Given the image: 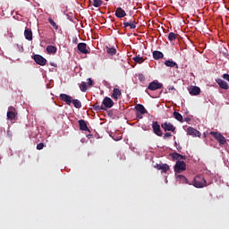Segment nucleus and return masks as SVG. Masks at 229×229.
Masks as SVG:
<instances>
[{
  "mask_svg": "<svg viewBox=\"0 0 229 229\" xmlns=\"http://www.w3.org/2000/svg\"><path fill=\"white\" fill-rule=\"evenodd\" d=\"M142 115H144V114H140V113L136 114V116L138 119H142V117H143Z\"/></svg>",
  "mask_w": 229,
  "mask_h": 229,
  "instance_id": "41",
  "label": "nucleus"
},
{
  "mask_svg": "<svg viewBox=\"0 0 229 229\" xmlns=\"http://www.w3.org/2000/svg\"><path fill=\"white\" fill-rule=\"evenodd\" d=\"M130 26V23L128 21L123 22V28H128Z\"/></svg>",
  "mask_w": 229,
  "mask_h": 229,
  "instance_id": "42",
  "label": "nucleus"
},
{
  "mask_svg": "<svg viewBox=\"0 0 229 229\" xmlns=\"http://www.w3.org/2000/svg\"><path fill=\"white\" fill-rule=\"evenodd\" d=\"M106 53L107 55L114 56V55L117 53V50L115 49V47H106Z\"/></svg>",
  "mask_w": 229,
  "mask_h": 229,
  "instance_id": "25",
  "label": "nucleus"
},
{
  "mask_svg": "<svg viewBox=\"0 0 229 229\" xmlns=\"http://www.w3.org/2000/svg\"><path fill=\"white\" fill-rule=\"evenodd\" d=\"M15 117H17V111L15 110V107L11 106L8 108L7 119H9V121H13L15 120Z\"/></svg>",
  "mask_w": 229,
  "mask_h": 229,
  "instance_id": "8",
  "label": "nucleus"
},
{
  "mask_svg": "<svg viewBox=\"0 0 229 229\" xmlns=\"http://www.w3.org/2000/svg\"><path fill=\"white\" fill-rule=\"evenodd\" d=\"M129 28H130V30H135V28H137V24L131 23L129 25Z\"/></svg>",
  "mask_w": 229,
  "mask_h": 229,
  "instance_id": "40",
  "label": "nucleus"
},
{
  "mask_svg": "<svg viewBox=\"0 0 229 229\" xmlns=\"http://www.w3.org/2000/svg\"><path fill=\"white\" fill-rule=\"evenodd\" d=\"M24 37L26 40H29V41L33 40V31H31V29H25Z\"/></svg>",
  "mask_w": 229,
  "mask_h": 229,
  "instance_id": "15",
  "label": "nucleus"
},
{
  "mask_svg": "<svg viewBox=\"0 0 229 229\" xmlns=\"http://www.w3.org/2000/svg\"><path fill=\"white\" fill-rule=\"evenodd\" d=\"M92 4L95 8H99V6H101L103 4V1L102 0H93Z\"/></svg>",
  "mask_w": 229,
  "mask_h": 229,
  "instance_id": "32",
  "label": "nucleus"
},
{
  "mask_svg": "<svg viewBox=\"0 0 229 229\" xmlns=\"http://www.w3.org/2000/svg\"><path fill=\"white\" fill-rule=\"evenodd\" d=\"M174 173L180 174V173H183V171H187V164H185L183 161H176L174 166Z\"/></svg>",
  "mask_w": 229,
  "mask_h": 229,
  "instance_id": "2",
  "label": "nucleus"
},
{
  "mask_svg": "<svg viewBox=\"0 0 229 229\" xmlns=\"http://www.w3.org/2000/svg\"><path fill=\"white\" fill-rule=\"evenodd\" d=\"M48 22L55 28V30H58V25H56V22H55V21H53V19L48 18Z\"/></svg>",
  "mask_w": 229,
  "mask_h": 229,
  "instance_id": "34",
  "label": "nucleus"
},
{
  "mask_svg": "<svg viewBox=\"0 0 229 229\" xmlns=\"http://www.w3.org/2000/svg\"><path fill=\"white\" fill-rule=\"evenodd\" d=\"M139 80L140 81H144L146 80V77L144 76V74L140 73L139 74Z\"/></svg>",
  "mask_w": 229,
  "mask_h": 229,
  "instance_id": "37",
  "label": "nucleus"
},
{
  "mask_svg": "<svg viewBox=\"0 0 229 229\" xmlns=\"http://www.w3.org/2000/svg\"><path fill=\"white\" fill-rule=\"evenodd\" d=\"M47 53H49V54H55V53H56V47H55V46H47Z\"/></svg>",
  "mask_w": 229,
  "mask_h": 229,
  "instance_id": "29",
  "label": "nucleus"
},
{
  "mask_svg": "<svg viewBox=\"0 0 229 229\" xmlns=\"http://www.w3.org/2000/svg\"><path fill=\"white\" fill-rule=\"evenodd\" d=\"M178 38V34L174 33V32H170L168 34V40L170 42H174V40H176V38Z\"/></svg>",
  "mask_w": 229,
  "mask_h": 229,
  "instance_id": "27",
  "label": "nucleus"
},
{
  "mask_svg": "<svg viewBox=\"0 0 229 229\" xmlns=\"http://www.w3.org/2000/svg\"><path fill=\"white\" fill-rule=\"evenodd\" d=\"M170 157H172L173 160H177V162L178 160H185V156L178 154L177 152L171 153Z\"/></svg>",
  "mask_w": 229,
  "mask_h": 229,
  "instance_id": "18",
  "label": "nucleus"
},
{
  "mask_svg": "<svg viewBox=\"0 0 229 229\" xmlns=\"http://www.w3.org/2000/svg\"><path fill=\"white\" fill-rule=\"evenodd\" d=\"M33 60H34V62H36V64H38V65L44 66V65H46V64H47V60L40 55H35L33 56Z\"/></svg>",
  "mask_w": 229,
  "mask_h": 229,
  "instance_id": "6",
  "label": "nucleus"
},
{
  "mask_svg": "<svg viewBox=\"0 0 229 229\" xmlns=\"http://www.w3.org/2000/svg\"><path fill=\"white\" fill-rule=\"evenodd\" d=\"M154 60H160L164 56V54L160 51H154L152 53Z\"/></svg>",
  "mask_w": 229,
  "mask_h": 229,
  "instance_id": "22",
  "label": "nucleus"
},
{
  "mask_svg": "<svg viewBox=\"0 0 229 229\" xmlns=\"http://www.w3.org/2000/svg\"><path fill=\"white\" fill-rule=\"evenodd\" d=\"M94 85V81H92V79L89 78L88 79V87H93Z\"/></svg>",
  "mask_w": 229,
  "mask_h": 229,
  "instance_id": "35",
  "label": "nucleus"
},
{
  "mask_svg": "<svg viewBox=\"0 0 229 229\" xmlns=\"http://www.w3.org/2000/svg\"><path fill=\"white\" fill-rule=\"evenodd\" d=\"M73 44H78V38L72 40Z\"/></svg>",
  "mask_w": 229,
  "mask_h": 229,
  "instance_id": "44",
  "label": "nucleus"
},
{
  "mask_svg": "<svg viewBox=\"0 0 229 229\" xmlns=\"http://www.w3.org/2000/svg\"><path fill=\"white\" fill-rule=\"evenodd\" d=\"M161 128H163L165 131H176V127H174V125H173V123L169 122H165L161 123Z\"/></svg>",
  "mask_w": 229,
  "mask_h": 229,
  "instance_id": "5",
  "label": "nucleus"
},
{
  "mask_svg": "<svg viewBox=\"0 0 229 229\" xmlns=\"http://www.w3.org/2000/svg\"><path fill=\"white\" fill-rule=\"evenodd\" d=\"M114 15L118 19H123V17H126V12L123 8L118 7L115 11Z\"/></svg>",
  "mask_w": 229,
  "mask_h": 229,
  "instance_id": "14",
  "label": "nucleus"
},
{
  "mask_svg": "<svg viewBox=\"0 0 229 229\" xmlns=\"http://www.w3.org/2000/svg\"><path fill=\"white\" fill-rule=\"evenodd\" d=\"M123 95V93L121 92V89L114 88L113 89V94L111 95V98H113V99H115V101H117V99H119V97H121Z\"/></svg>",
  "mask_w": 229,
  "mask_h": 229,
  "instance_id": "16",
  "label": "nucleus"
},
{
  "mask_svg": "<svg viewBox=\"0 0 229 229\" xmlns=\"http://www.w3.org/2000/svg\"><path fill=\"white\" fill-rule=\"evenodd\" d=\"M173 115H174V119H176V121H179V123H183V116L182 115V114L174 111L173 113Z\"/></svg>",
  "mask_w": 229,
  "mask_h": 229,
  "instance_id": "23",
  "label": "nucleus"
},
{
  "mask_svg": "<svg viewBox=\"0 0 229 229\" xmlns=\"http://www.w3.org/2000/svg\"><path fill=\"white\" fill-rule=\"evenodd\" d=\"M169 137H173V134L171 132H165V135L163 136V139H167Z\"/></svg>",
  "mask_w": 229,
  "mask_h": 229,
  "instance_id": "38",
  "label": "nucleus"
},
{
  "mask_svg": "<svg viewBox=\"0 0 229 229\" xmlns=\"http://www.w3.org/2000/svg\"><path fill=\"white\" fill-rule=\"evenodd\" d=\"M79 126L81 131H89V126H87V122H85V120H79Z\"/></svg>",
  "mask_w": 229,
  "mask_h": 229,
  "instance_id": "19",
  "label": "nucleus"
},
{
  "mask_svg": "<svg viewBox=\"0 0 229 229\" xmlns=\"http://www.w3.org/2000/svg\"><path fill=\"white\" fill-rule=\"evenodd\" d=\"M210 135H212L214 137V139L216 140H217V142L220 146L226 144V138H225V136H223L221 133L216 132V131H211Z\"/></svg>",
  "mask_w": 229,
  "mask_h": 229,
  "instance_id": "3",
  "label": "nucleus"
},
{
  "mask_svg": "<svg viewBox=\"0 0 229 229\" xmlns=\"http://www.w3.org/2000/svg\"><path fill=\"white\" fill-rule=\"evenodd\" d=\"M93 110H95V112H102V110H106V108H105L103 106H99V104L97 103L93 105Z\"/></svg>",
  "mask_w": 229,
  "mask_h": 229,
  "instance_id": "26",
  "label": "nucleus"
},
{
  "mask_svg": "<svg viewBox=\"0 0 229 229\" xmlns=\"http://www.w3.org/2000/svg\"><path fill=\"white\" fill-rule=\"evenodd\" d=\"M59 98H60L61 101H64V103H66V105L71 106L72 103V97L69 96L65 93L60 94Z\"/></svg>",
  "mask_w": 229,
  "mask_h": 229,
  "instance_id": "10",
  "label": "nucleus"
},
{
  "mask_svg": "<svg viewBox=\"0 0 229 229\" xmlns=\"http://www.w3.org/2000/svg\"><path fill=\"white\" fill-rule=\"evenodd\" d=\"M187 133H188V135H191V137H201V132H199V131H198L192 127H188Z\"/></svg>",
  "mask_w": 229,
  "mask_h": 229,
  "instance_id": "12",
  "label": "nucleus"
},
{
  "mask_svg": "<svg viewBox=\"0 0 229 229\" xmlns=\"http://www.w3.org/2000/svg\"><path fill=\"white\" fill-rule=\"evenodd\" d=\"M102 105H104V108H112L114 106V100L112 98L106 97L102 102Z\"/></svg>",
  "mask_w": 229,
  "mask_h": 229,
  "instance_id": "11",
  "label": "nucleus"
},
{
  "mask_svg": "<svg viewBox=\"0 0 229 229\" xmlns=\"http://www.w3.org/2000/svg\"><path fill=\"white\" fill-rule=\"evenodd\" d=\"M125 159H126V157L123 156V160H125Z\"/></svg>",
  "mask_w": 229,
  "mask_h": 229,
  "instance_id": "45",
  "label": "nucleus"
},
{
  "mask_svg": "<svg viewBox=\"0 0 229 229\" xmlns=\"http://www.w3.org/2000/svg\"><path fill=\"white\" fill-rule=\"evenodd\" d=\"M170 169H171V167L169 166V165H167V164H161L160 171H162V173H167V171H169Z\"/></svg>",
  "mask_w": 229,
  "mask_h": 229,
  "instance_id": "31",
  "label": "nucleus"
},
{
  "mask_svg": "<svg viewBox=\"0 0 229 229\" xmlns=\"http://www.w3.org/2000/svg\"><path fill=\"white\" fill-rule=\"evenodd\" d=\"M177 180L180 182V183L190 184L189 180L184 175H182V174L177 175Z\"/></svg>",
  "mask_w": 229,
  "mask_h": 229,
  "instance_id": "24",
  "label": "nucleus"
},
{
  "mask_svg": "<svg viewBox=\"0 0 229 229\" xmlns=\"http://www.w3.org/2000/svg\"><path fill=\"white\" fill-rule=\"evenodd\" d=\"M87 43H79L77 45V49L81 55H90V51H89Z\"/></svg>",
  "mask_w": 229,
  "mask_h": 229,
  "instance_id": "4",
  "label": "nucleus"
},
{
  "mask_svg": "<svg viewBox=\"0 0 229 229\" xmlns=\"http://www.w3.org/2000/svg\"><path fill=\"white\" fill-rule=\"evenodd\" d=\"M135 110L138 114H146V107H144L142 104L136 105Z\"/></svg>",
  "mask_w": 229,
  "mask_h": 229,
  "instance_id": "20",
  "label": "nucleus"
},
{
  "mask_svg": "<svg viewBox=\"0 0 229 229\" xmlns=\"http://www.w3.org/2000/svg\"><path fill=\"white\" fill-rule=\"evenodd\" d=\"M162 87H164L163 83L154 81L148 84V90H158L162 89Z\"/></svg>",
  "mask_w": 229,
  "mask_h": 229,
  "instance_id": "7",
  "label": "nucleus"
},
{
  "mask_svg": "<svg viewBox=\"0 0 229 229\" xmlns=\"http://www.w3.org/2000/svg\"><path fill=\"white\" fill-rule=\"evenodd\" d=\"M44 143H38L37 145V149H38V151H40V149H44Z\"/></svg>",
  "mask_w": 229,
  "mask_h": 229,
  "instance_id": "36",
  "label": "nucleus"
},
{
  "mask_svg": "<svg viewBox=\"0 0 229 229\" xmlns=\"http://www.w3.org/2000/svg\"><path fill=\"white\" fill-rule=\"evenodd\" d=\"M154 167L155 169H157V171H160V169L162 168V164H156Z\"/></svg>",
  "mask_w": 229,
  "mask_h": 229,
  "instance_id": "39",
  "label": "nucleus"
},
{
  "mask_svg": "<svg viewBox=\"0 0 229 229\" xmlns=\"http://www.w3.org/2000/svg\"><path fill=\"white\" fill-rule=\"evenodd\" d=\"M132 60H134V62L136 64H143V62H144V58L142 56H140V55H138L132 57Z\"/></svg>",
  "mask_w": 229,
  "mask_h": 229,
  "instance_id": "28",
  "label": "nucleus"
},
{
  "mask_svg": "<svg viewBox=\"0 0 229 229\" xmlns=\"http://www.w3.org/2000/svg\"><path fill=\"white\" fill-rule=\"evenodd\" d=\"M165 65H166V67H175V69H178V64L174 61L166 60L165 61Z\"/></svg>",
  "mask_w": 229,
  "mask_h": 229,
  "instance_id": "21",
  "label": "nucleus"
},
{
  "mask_svg": "<svg viewBox=\"0 0 229 229\" xmlns=\"http://www.w3.org/2000/svg\"><path fill=\"white\" fill-rule=\"evenodd\" d=\"M193 187L197 189H203V187H207V180L203 175H197L193 180Z\"/></svg>",
  "mask_w": 229,
  "mask_h": 229,
  "instance_id": "1",
  "label": "nucleus"
},
{
  "mask_svg": "<svg viewBox=\"0 0 229 229\" xmlns=\"http://www.w3.org/2000/svg\"><path fill=\"white\" fill-rule=\"evenodd\" d=\"M129 24H137V21H133V20H130V21H128Z\"/></svg>",
  "mask_w": 229,
  "mask_h": 229,
  "instance_id": "43",
  "label": "nucleus"
},
{
  "mask_svg": "<svg viewBox=\"0 0 229 229\" xmlns=\"http://www.w3.org/2000/svg\"><path fill=\"white\" fill-rule=\"evenodd\" d=\"M152 130L157 137H162L164 133L162 132V129H160V124H158V122H153L152 123Z\"/></svg>",
  "mask_w": 229,
  "mask_h": 229,
  "instance_id": "9",
  "label": "nucleus"
},
{
  "mask_svg": "<svg viewBox=\"0 0 229 229\" xmlns=\"http://www.w3.org/2000/svg\"><path fill=\"white\" fill-rule=\"evenodd\" d=\"M191 96H199L201 94V89L198 86H194L190 89Z\"/></svg>",
  "mask_w": 229,
  "mask_h": 229,
  "instance_id": "17",
  "label": "nucleus"
},
{
  "mask_svg": "<svg viewBox=\"0 0 229 229\" xmlns=\"http://www.w3.org/2000/svg\"><path fill=\"white\" fill-rule=\"evenodd\" d=\"M80 89H81V92H87V89H88L87 82L82 81L80 84Z\"/></svg>",
  "mask_w": 229,
  "mask_h": 229,
  "instance_id": "33",
  "label": "nucleus"
},
{
  "mask_svg": "<svg viewBox=\"0 0 229 229\" xmlns=\"http://www.w3.org/2000/svg\"><path fill=\"white\" fill-rule=\"evenodd\" d=\"M72 103L75 108H81V102L79 99H72Z\"/></svg>",
  "mask_w": 229,
  "mask_h": 229,
  "instance_id": "30",
  "label": "nucleus"
},
{
  "mask_svg": "<svg viewBox=\"0 0 229 229\" xmlns=\"http://www.w3.org/2000/svg\"><path fill=\"white\" fill-rule=\"evenodd\" d=\"M217 85H219L220 89H223L224 90H228L229 86L228 82L225 81L223 79L216 80Z\"/></svg>",
  "mask_w": 229,
  "mask_h": 229,
  "instance_id": "13",
  "label": "nucleus"
}]
</instances>
